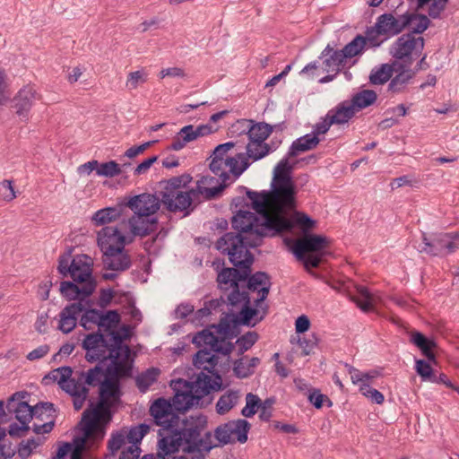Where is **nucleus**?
Listing matches in <instances>:
<instances>
[{"mask_svg": "<svg viewBox=\"0 0 459 459\" xmlns=\"http://www.w3.org/2000/svg\"><path fill=\"white\" fill-rule=\"evenodd\" d=\"M292 166L282 159L273 169V190L257 193L247 189V196L257 214L239 210L232 220L233 228L249 238L251 247H259L264 238H272L290 230L292 223L286 211L295 207V187L291 180Z\"/></svg>", "mask_w": 459, "mask_h": 459, "instance_id": "nucleus-1", "label": "nucleus"}, {"mask_svg": "<svg viewBox=\"0 0 459 459\" xmlns=\"http://www.w3.org/2000/svg\"><path fill=\"white\" fill-rule=\"evenodd\" d=\"M249 238L242 234L227 232L216 242V247L221 253L229 255L230 262L235 266L222 268L218 273L217 282L220 290L223 292L230 290L227 294L229 303L235 307L243 303L242 308L238 315H232L234 326L246 325L255 326L262 321L264 316L252 320L258 315L256 308L250 307L249 294L246 290H239V281L246 279L250 273L254 263V255L249 251L252 247L248 244Z\"/></svg>", "mask_w": 459, "mask_h": 459, "instance_id": "nucleus-2", "label": "nucleus"}, {"mask_svg": "<svg viewBox=\"0 0 459 459\" xmlns=\"http://www.w3.org/2000/svg\"><path fill=\"white\" fill-rule=\"evenodd\" d=\"M149 413L152 422L161 427L158 435L157 455L160 459H169L168 456L178 452L180 448L186 453L210 452L212 449L211 432L201 437L202 431L207 426V418L201 415L192 418V421L186 428L178 429L180 419L176 414L171 403L163 397L156 399L150 406Z\"/></svg>", "mask_w": 459, "mask_h": 459, "instance_id": "nucleus-3", "label": "nucleus"}, {"mask_svg": "<svg viewBox=\"0 0 459 459\" xmlns=\"http://www.w3.org/2000/svg\"><path fill=\"white\" fill-rule=\"evenodd\" d=\"M191 180L189 174H183L160 183L163 185L159 191L160 201L167 211L174 213L183 212L184 216H187L195 208V203L200 202V195L211 200L218 196L225 188L223 185L216 187H202L197 185L195 188L185 190Z\"/></svg>", "mask_w": 459, "mask_h": 459, "instance_id": "nucleus-4", "label": "nucleus"}, {"mask_svg": "<svg viewBox=\"0 0 459 459\" xmlns=\"http://www.w3.org/2000/svg\"><path fill=\"white\" fill-rule=\"evenodd\" d=\"M150 425L141 423L132 427H123L111 433L108 441V449L111 455H115L124 448L119 459H139L141 455L140 444L150 431Z\"/></svg>", "mask_w": 459, "mask_h": 459, "instance_id": "nucleus-5", "label": "nucleus"}, {"mask_svg": "<svg viewBox=\"0 0 459 459\" xmlns=\"http://www.w3.org/2000/svg\"><path fill=\"white\" fill-rule=\"evenodd\" d=\"M410 25V19L404 14L395 18L392 13H384L377 17L374 26L367 29L366 34L370 47H379L381 43L401 33Z\"/></svg>", "mask_w": 459, "mask_h": 459, "instance_id": "nucleus-6", "label": "nucleus"}, {"mask_svg": "<svg viewBox=\"0 0 459 459\" xmlns=\"http://www.w3.org/2000/svg\"><path fill=\"white\" fill-rule=\"evenodd\" d=\"M424 247L420 251L432 256L444 257L455 253L459 248L458 232H438L428 238L422 234Z\"/></svg>", "mask_w": 459, "mask_h": 459, "instance_id": "nucleus-7", "label": "nucleus"}, {"mask_svg": "<svg viewBox=\"0 0 459 459\" xmlns=\"http://www.w3.org/2000/svg\"><path fill=\"white\" fill-rule=\"evenodd\" d=\"M105 377H109L107 376L103 370V368L100 366H95L92 368H90L87 372H80L77 377H74V384H76L75 391L77 394H72L74 408L75 411H80L85 400L89 394V389L86 387V385L89 386H99L100 387L101 383Z\"/></svg>", "mask_w": 459, "mask_h": 459, "instance_id": "nucleus-8", "label": "nucleus"}, {"mask_svg": "<svg viewBox=\"0 0 459 459\" xmlns=\"http://www.w3.org/2000/svg\"><path fill=\"white\" fill-rule=\"evenodd\" d=\"M424 48V39L415 38L412 33H406L399 37L390 48V54L395 59L402 60V64L411 65L412 55L420 54Z\"/></svg>", "mask_w": 459, "mask_h": 459, "instance_id": "nucleus-9", "label": "nucleus"}, {"mask_svg": "<svg viewBox=\"0 0 459 459\" xmlns=\"http://www.w3.org/2000/svg\"><path fill=\"white\" fill-rule=\"evenodd\" d=\"M112 406H100V403H97L96 406L84 411L81 424H85L87 435L95 432L98 440L103 439L105 436L104 425L108 424L112 419Z\"/></svg>", "mask_w": 459, "mask_h": 459, "instance_id": "nucleus-10", "label": "nucleus"}, {"mask_svg": "<svg viewBox=\"0 0 459 459\" xmlns=\"http://www.w3.org/2000/svg\"><path fill=\"white\" fill-rule=\"evenodd\" d=\"M219 168H213L212 160L210 162V169L212 172L218 176L221 179V183L219 186H225L227 187V181L230 179V173L233 175L234 178H238L247 168L250 166V163L247 157H245V153L239 152L235 158L230 159H221V164L218 165Z\"/></svg>", "mask_w": 459, "mask_h": 459, "instance_id": "nucleus-11", "label": "nucleus"}, {"mask_svg": "<svg viewBox=\"0 0 459 459\" xmlns=\"http://www.w3.org/2000/svg\"><path fill=\"white\" fill-rule=\"evenodd\" d=\"M108 346L109 339H105L100 331L87 334L82 342V348L87 351L85 359L89 362L106 360L107 348Z\"/></svg>", "mask_w": 459, "mask_h": 459, "instance_id": "nucleus-12", "label": "nucleus"}, {"mask_svg": "<svg viewBox=\"0 0 459 459\" xmlns=\"http://www.w3.org/2000/svg\"><path fill=\"white\" fill-rule=\"evenodd\" d=\"M160 205L161 201L160 194L157 195L149 193L132 196L126 203V206L130 208L134 213L148 216L155 214L160 210Z\"/></svg>", "mask_w": 459, "mask_h": 459, "instance_id": "nucleus-13", "label": "nucleus"}, {"mask_svg": "<svg viewBox=\"0 0 459 459\" xmlns=\"http://www.w3.org/2000/svg\"><path fill=\"white\" fill-rule=\"evenodd\" d=\"M97 287L96 281H64L60 284V292L67 300H78L82 304L85 299L90 297Z\"/></svg>", "mask_w": 459, "mask_h": 459, "instance_id": "nucleus-14", "label": "nucleus"}, {"mask_svg": "<svg viewBox=\"0 0 459 459\" xmlns=\"http://www.w3.org/2000/svg\"><path fill=\"white\" fill-rule=\"evenodd\" d=\"M213 132L211 125H201L195 127L193 125H187L182 127L173 138L171 144L169 146V150L180 151L188 143H191L199 137L209 135Z\"/></svg>", "mask_w": 459, "mask_h": 459, "instance_id": "nucleus-15", "label": "nucleus"}, {"mask_svg": "<svg viewBox=\"0 0 459 459\" xmlns=\"http://www.w3.org/2000/svg\"><path fill=\"white\" fill-rule=\"evenodd\" d=\"M193 343L197 347H207L213 351V352L221 353L222 355L229 356L234 350V344L231 342H227L224 338L219 339L210 330L204 329L198 332L192 340Z\"/></svg>", "mask_w": 459, "mask_h": 459, "instance_id": "nucleus-16", "label": "nucleus"}, {"mask_svg": "<svg viewBox=\"0 0 459 459\" xmlns=\"http://www.w3.org/2000/svg\"><path fill=\"white\" fill-rule=\"evenodd\" d=\"M126 244V237L117 227L106 226L98 232V246L101 253L118 251Z\"/></svg>", "mask_w": 459, "mask_h": 459, "instance_id": "nucleus-17", "label": "nucleus"}, {"mask_svg": "<svg viewBox=\"0 0 459 459\" xmlns=\"http://www.w3.org/2000/svg\"><path fill=\"white\" fill-rule=\"evenodd\" d=\"M329 244L326 237L309 234L298 239L293 246V253L298 259H304L305 254L309 252H320Z\"/></svg>", "mask_w": 459, "mask_h": 459, "instance_id": "nucleus-18", "label": "nucleus"}, {"mask_svg": "<svg viewBox=\"0 0 459 459\" xmlns=\"http://www.w3.org/2000/svg\"><path fill=\"white\" fill-rule=\"evenodd\" d=\"M72 374L73 370L70 367H60L46 375L42 379V383L48 385L49 383L57 382L60 388L71 396L72 394L78 395L74 389L76 388V384H74V377H72Z\"/></svg>", "mask_w": 459, "mask_h": 459, "instance_id": "nucleus-19", "label": "nucleus"}, {"mask_svg": "<svg viewBox=\"0 0 459 459\" xmlns=\"http://www.w3.org/2000/svg\"><path fill=\"white\" fill-rule=\"evenodd\" d=\"M201 371L197 376L196 379L191 383H186V386L189 387L198 399H202L204 396L210 394L212 390H220L221 387V377L218 373L213 372L214 379L209 375Z\"/></svg>", "mask_w": 459, "mask_h": 459, "instance_id": "nucleus-20", "label": "nucleus"}, {"mask_svg": "<svg viewBox=\"0 0 459 459\" xmlns=\"http://www.w3.org/2000/svg\"><path fill=\"white\" fill-rule=\"evenodd\" d=\"M127 339V334L120 335L119 332H112L109 338V346L107 348V359H112V363L119 367L125 363L130 355V348L123 345V341Z\"/></svg>", "mask_w": 459, "mask_h": 459, "instance_id": "nucleus-21", "label": "nucleus"}, {"mask_svg": "<svg viewBox=\"0 0 459 459\" xmlns=\"http://www.w3.org/2000/svg\"><path fill=\"white\" fill-rule=\"evenodd\" d=\"M122 392L119 382L115 377H105L99 388V402L100 406L115 407L120 403Z\"/></svg>", "mask_w": 459, "mask_h": 459, "instance_id": "nucleus-22", "label": "nucleus"}, {"mask_svg": "<svg viewBox=\"0 0 459 459\" xmlns=\"http://www.w3.org/2000/svg\"><path fill=\"white\" fill-rule=\"evenodd\" d=\"M128 225L133 236L143 238L157 230L158 219L156 217L134 213L128 219Z\"/></svg>", "mask_w": 459, "mask_h": 459, "instance_id": "nucleus-23", "label": "nucleus"}, {"mask_svg": "<svg viewBox=\"0 0 459 459\" xmlns=\"http://www.w3.org/2000/svg\"><path fill=\"white\" fill-rule=\"evenodd\" d=\"M411 65H406L398 61L395 66V76H392L388 84V91L392 93H402L407 90L408 85L416 75V71L410 68Z\"/></svg>", "mask_w": 459, "mask_h": 459, "instance_id": "nucleus-24", "label": "nucleus"}, {"mask_svg": "<svg viewBox=\"0 0 459 459\" xmlns=\"http://www.w3.org/2000/svg\"><path fill=\"white\" fill-rule=\"evenodd\" d=\"M118 249V251L102 253L101 260L104 269L125 272L131 267L132 260L125 247Z\"/></svg>", "mask_w": 459, "mask_h": 459, "instance_id": "nucleus-25", "label": "nucleus"}, {"mask_svg": "<svg viewBox=\"0 0 459 459\" xmlns=\"http://www.w3.org/2000/svg\"><path fill=\"white\" fill-rule=\"evenodd\" d=\"M85 309L82 302H74L65 306L59 313L58 329L64 333L72 332L77 324V318Z\"/></svg>", "mask_w": 459, "mask_h": 459, "instance_id": "nucleus-26", "label": "nucleus"}, {"mask_svg": "<svg viewBox=\"0 0 459 459\" xmlns=\"http://www.w3.org/2000/svg\"><path fill=\"white\" fill-rule=\"evenodd\" d=\"M92 260L87 255H76L72 260V279L74 281H96L92 276Z\"/></svg>", "mask_w": 459, "mask_h": 459, "instance_id": "nucleus-27", "label": "nucleus"}, {"mask_svg": "<svg viewBox=\"0 0 459 459\" xmlns=\"http://www.w3.org/2000/svg\"><path fill=\"white\" fill-rule=\"evenodd\" d=\"M319 58L323 59L325 72H334L335 74L340 72L346 60L342 50H334L329 44L321 52Z\"/></svg>", "mask_w": 459, "mask_h": 459, "instance_id": "nucleus-28", "label": "nucleus"}, {"mask_svg": "<svg viewBox=\"0 0 459 459\" xmlns=\"http://www.w3.org/2000/svg\"><path fill=\"white\" fill-rule=\"evenodd\" d=\"M35 95L36 91L31 86H25L18 91L13 100L15 102L16 114L19 117L23 118L28 117V113L35 100Z\"/></svg>", "mask_w": 459, "mask_h": 459, "instance_id": "nucleus-29", "label": "nucleus"}, {"mask_svg": "<svg viewBox=\"0 0 459 459\" xmlns=\"http://www.w3.org/2000/svg\"><path fill=\"white\" fill-rule=\"evenodd\" d=\"M18 394H14L8 399L6 409L10 413H15V418L21 424L28 425L33 418L32 407L26 402L17 401L15 397Z\"/></svg>", "mask_w": 459, "mask_h": 459, "instance_id": "nucleus-30", "label": "nucleus"}, {"mask_svg": "<svg viewBox=\"0 0 459 459\" xmlns=\"http://www.w3.org/2000/svg\"><path fill=\"white\" fill-rule=\"evenodd\" d=\"M212 352L213 351L207 347L199 350L193 359L195 367L198 369L213 374L215 367L219 362V357Z\"/></svg>", "mask_w": 459, "mask_h": 459, "instance_id": "nucleus-31", "label": "nucleus"}, {"mask_svg": "<svg viewBox=\"0 0 459 459\" xmlns=\"http://www.w3.org/2000/svg\"><path fill=\"white\" fill-rule=\"evenodd\" d=\"M201 399L193 393V391L187 387L186 391H178L173 398L171 405L177 412H185L188 409L199 403Z\"/></svg>", "mask_w": 459, "mask_h": 459, "instance_id": "nucleus-32", "label": "nucleus"}, {"mask_svg": "<svg viewBox=\"0 0 459 459\" xmlns=\"http://www.w3.org/2000/svg\"><path fill=\"white\" fill-rule=\"evenodd\" d=\"M355 114L350 103L348 101H342L334 108L330 109L326 115L330 119V124L342 125L349 122Z\"/></svg>", "mask_w": 459, "mask_h": 459, "instance_id": "nucleus-33", "label": "nucleus"}, {"mask_svg": "<svg viewBox=\"0 0 459 459\" xmlns=\"http://www.w3.org/2000/svg\"><path fill=\"white\" fill-rule=\"evenodd\" d=\"M398 61H393L391 64H382L374 67L369 74V82L373 85H383L391 80L394 73Z\"/></svg>", "mask_w": 459, "mask_h": 459, "instance_id": "nucleus-34", "label": "nucleus"}, {"mask_svg": "<svg viewBox=\"0 0 459 459\" xmlns=\"http://www.w3.org/2000/svg\"><path fill=\"white\" fill-rule=\"evenodd\" d=\"M319 143L320 138L316 136H312V134H310L301 136L292 143L288 152V157H296L301 152L313 150L318 145Z\"/></svg>", "mask_w": 459, "mask_h": 459, "instance_id": "nucleus-35", "label": "nucleus"}, {"mask_svg": "<svg viewBox=\"0 0 459 459\" xmlns=\"http://www.w3.org/2000/svg\"><path fill=\"white\" fill-rule=\"evenodd\" d=\"M377 100V94L375 91L362 90L355 93L349 103L356 113L373 105Z\"/></svg>", "mask_w": 459, "mask_h": 459, "instance_id": "nucleus-36", "label": "nucleus"}, {"mask_svg": "<svg viewBox=\"0 0 459 459\" xmlns=\"http://www.w3.org/2000/svg\"><path fill=\"white\" fill-rule=\"evenodd\" d=\"M411 342L421 351L429 361H435V354L432 349L437 344L433 340L427 338L420 332H413L411 335Z\"/></svg>", "mask_w": 459, "mask_h": 459, "instance_id": "nucleus-37", "label": "nucleus"}, {"mask_svg": "<svg viewBox=\"0 0 459 459\" xmlns=\"http://www.w3.org/2000/svg\"><path fill=\"white\" fill-rule=\"evenodd\" d=\"M83 305L85 306V309H83V314L81 316L80 325L86 330L91 329L94 325H98L99 322H100L102 312L91 308V302L90 300H86Z\"/></svg>", "mask_w": 459, "mask_h": 459, "instance_id": "nucleus-38", "label": "nucleus"}, {"mask_svg": "<svg viewBox=\"0 0 459 459\" xmlns=\"http://www.w3.org/2000/svg\"><path fill=\"white\" fill-rule=\"evenodd\" d=\"M247 128L249 141L262 143H264L273 131V127L270 125L263 122L253 124L251 126L247 125Z\"/></svg>", "mask_w": 459, "mask_h": 459, "instance_id": "nucleus-39", "label": "nucleus"}, {"mask_svg": "<svg viewBox=\"0 0 459 459\" xmlns=\"http://www.w3.org/2000/svg\"><path fill=\"white\" fill-rule=\"evenodd\" d=\"M369 45L368 35H357L350 43L344 46L342 49L345 58H351L360 55L365 49L367 45Z\"/></svg>", "mask_w": 459, "mask_h": 459, "instance_id": "nucleus-40", "label": "nucleus"}, {"mask_svg": "<svg viewBox=\"0 0 459 459\" xmlns=\"http://www.w3.org/2000/svg\"><path fill=\"white\" fill-rule=\"evenodd\" d=\"M120 315L117 310H108L105 314L102 313L100 322L98 325L99 331L103 330L111 338V333L116 332L115 329L120 323Z\"/></svg>", "mask_w": 459, "mask_h": 459, "instance_id": "nucleus-41", "label": "nucleus"}, {"mask_svg": "<svg viewBox=\"0 0 459 459\" xmlns=\"http://www.w3.org/2000/svg\"><path fill=\"white\" fill-rule=\"evenodd\" d=\"M260 363V359L253 357L248 364L244 363V358L236 359L233 362V371L237 377L247 378L254 374L255 368Z\"/></svg>", "mask_w": 459, "mask_h": 459, "instance_id": "nucleus-42", "label": "nucleus"}, {"mask_svg": "<svg viewBox=\"0 0 459 459\" xmlns=\"http://www.w3.org/2000/svg\"><path fill=\"white\" fill-rule=\"evenodd\" d=\"M239 399V392L235 390H229L220 397L216 403V411L220 415L229 412L237 403Z\"/></svg>", "mask_w": 459, "mask_h": 459, "instance_id": "nucleus-43", "label": "nucleus"}, {"mask_svg": "<svg viewBox=\"0 0 459 459\" xmlns=\"http://www.w3.org/2000/svg\"><path fill=\"white\" fill-rule=\"evenodd\" d=\"M160 374V370L157 368H148L136 377V386L142 393H145L149 387L157 381Z\"/></svg>", "mask_w": 459, "mask_h": 459, "instance_id": "nucleus-44", "label": "nucleus"}, {"mask_svg": "<svg viewBox=\"0 0 459 459\" xmlns=\"http://www.w3.org/2000/svg\"><path fill=\"white\" fill-rule=\"evenodd\" d=\"M229 424L231 425L230 427L231 430L232 437H235V441H238L243 444L247 440V434L251 428L250 423L243 419H238L235 420H230Z\"/></svg>", "mask_w": 459, "mask_h": 459, "instance_id": "nucleus-45", "label": "nucleus"}, {"mask_svg": "<svg viewBox=\"0 0 459 459\" xmlns=\"http://www.w3.org/2000/svg\"><path fill=\"white\" fill-rule=\"evenodd\" d=\"M358 297H351V300L364 312H368L373 309L375 297L369 292L368 288L359 286L357 288Z\"/></svg>", "mask_w": 459, "mask_h": 459, "instance_id": "nucleus-46", "label": "nucleus"}, {"mask_svg": "<svg viewBox=\"0 0 459 459\" xmlns=\"http://www.w3.org/2000/svg\"><path fill=\"white\" fill-rule=\"evenodd\" d=\"M269 280V275L264 272H256L254 274L250 273L246 279L239 281V290L241 288L245 290L241 283L247 282L246 287L247 290L255 291L257 290L259 287L266 285Z\"/></svg>", "mask_w": 459, "mask_h": 459, "instance_id": "nucleus-47", "label": "nucleus"}, {"mask_svg": "<svg viewBox=\"0 0 459 459\" xmlns=\"http://www.w3.org/2000/svg\"><path fill=\"white\" fill-rule=\"evenodd\" d=\"M271 151V147L268 143L249 141L247 145V153H245V156L247 155V158L253 160H258L266 156Z\"/></svg>", "mask_w": 459, "mask_h": 459, "instance_id": "nucleus-48", "label": "nucleus"}, {"mask_svg": "<svg viewBox=\"0 0 459 459\" xmlns=\"http://www.w3.org/2000/svg\"><path fill=\"white\" fill-rule=\"evenodd\" d=\"M404 18L410 19L409 26H411V31L410 33H412V35L421 34L430 24L429 19L424 14L406 13H404Z\"/></svg>", "mask_w": 459, "mask_h": 459, "instance_id": "nucleus-49", "label": "nucleus"}, {"mask_svg": "<svg viewBox=\"0 0 459 459\" xmlns=\"http://www.w3.org/2000/svg\"><path fill=\"white\" fill-rule=\"evenodd\" d=\"M120 216V211L115 207L99 210L92 216L95 225L100 226L116 221Z\"/></svg>", "mask_w": 459, "mask_h": 459, "instance_id": "nucleus-50", "label": "nucleus"}, {"mask_svg": "<svg viewBox=\"0 0 459 459\" xmlns=\"http://www.w3.org/2000/svg\"><path fill=\"white\" fill-rule=\"evenodd\" d=\"M230 427H231V425H230L228 421L224 424H221L215 429L214 437L218 443L213 444L212 439L211 438L212 445L213 446L212 448L235 442V437H232Z\"/></svg>", "mask_w": 459, "mask_h": 459, "instance_id": "nucleus-51", "label": "nucleus"}, {"mask_svg": "<svg viewBox=\"0 0 459 459\" xmlns=\"http://www.w3.org/2000/svg\"><path fill=\"white\" fill-rule=\"evenodd\" d=\"M289 220V218H287ZM292 225H298L299 228L304 231H307L314 228L316 225V221L312 220L309 216L303 212H296L294 213L293 219H290ZM294 226L290 230H288V231H290ZM284 232H287V230H284ZM283 233V231H282ZM281 234V232L280 233Z\"/></svg>", "mask_w": 459, "mask_h": 459, "instance_id": "nucleus-52", "label": "nucleus"}, {"mask_svg": "<svg viewBox=\"0 0 459 459\" xmlns=\"http://www.w3.org/2000/svg\"><path fill=\"white\" fill-rule=\"evenodd\" d=\"M82 429L83 432L82 437H76L74 439V448L71 450L72 452H78V455H82V451L85 449L86 444L89 441H91L92 444L99 442L97 439V433L91 432L90 435L86 434L85 431V424H82Z\"/></svg>", "mask_w": 459, "mask_h": 459, "instance_id": "nucleus-53", "label": "nucleus"}, {"mask_svg": "<svg viewBox=\"0 0 459 459\" xmlns=\"http://www.w3.org/2000/svg\"><path fill=\"white\" fill-rule=\"evenodd\" d=\"M259 335L256 332L250 331L240 336L236 343L238 345V355H242L248 351L257 341Z\"/></svg>", "mask_w": 459, "mask_h": 459, "instance_id": "nucleus-54", "label": "nucleus"}, {"mask_svg": "<svg viewBox=\"0 0 459 459\" xmlns=\"http://www.w3.org/2000/svg\"><path fill=\"white\" fill-rule=\"evenodd\" d=\"M122 172L120 165L115 160H110L100 164L97 169L98 176H103L107 178H113L120 175Z\"/></svg>", "mask_w": 459, "mask_h": 459, "instance_id": "nucleus-55", "label": "nucleus"}, {"mask_svg": "<svg viewBox=\"0 0 459 459\" xmlns=\"http://www.w3.org/2000/svg\"><path fill=\"white\" fill-rule=\"evenodd\" d=\"M232 315L233 314H227L223 318L221 319L217 328L218 333L224 335L225 338H232L234 336H237L238 332H234L233 328H236L237 326H234L233 321H232Z\"/></svg>", "mask_w": 459, "mask_h": 459, "instance_id": "nucleus-56", "label": "nucleus"}, {"mask_svg": "<svg viewBox=\"0 0 459 459\" xmlns=\"http://www.w3.org/2000/svg\"><path fill=\"white\" fill-rule=\"evenodd\" d=\"M148 80V74L143 70L131 72L127 75L126 86L129 90H135L140 85L145 83Z\"/></svg>", "mask_w": 459, "mask_h": 459, "instance_id": "nucleus-57", "label": "nucleus"}, {"mask_svg": "<svg viewBox=\"0 0 459 459\" xmlns=\"http://www.w3.org/2000/svg\"><path fill=\"white\" fill-rule=\"evenodd\" d=\"M246 406L242 409L241 414L244 417L250 418L254 416L260 404V398L252 393H248L246 396Z\"/></svg>", "mask_w": 459, "mask_h": 459, "instance_id": "nucleus-58", "label": "nucleus"}, {"mask_svg": "<svg viewBox=\"0 0 459 459\" xmlns=\"http://www.w3.org/2000/svg\"><path fill=\"white\" fill-rule=\"evenodd\" d=\"M416 371L423 380L437 381V376L433 373L431 366L424 359L416 360Z\"/></svg>", "mask_w": 459, "mask_h": 459, "instance_id": "nucleus-59", "label": "nucleus"}, {"mask_svg": "<svg viewBox=\"0 0 459 459\" xmlns=\"http://www.w3.org/2000/svg\"><path fill=\"white\" fill-rule=\"evenodd\" d=\"M33 417L43 420V414L47 413L48 417H54L56 409L52 403H39L32 407Z\"/></svg>", "mask_w": 459, "mask_h": 459, "instance_id": "nucleus-60", "label": "nucleus"}, {"mask_svg": "<svg viewBox=\"0 0 459 459\" xmlns=\"http://www.w3.org/2000/svg\"><path fill=\"white\" fill-rule=\"evenodd\" d=\"M359 391L362 394L368 398H369L372 402L377 404H382L384 403V395L378 390L372 388L368 384H361L359 386Z\"/></svg>", "mask_w": 459, "mask_h": 459, "instance_id": "nucleus-61", "label": "nucleus"}, {"mask_svg": "<svg viewBox=\"0 0 459 459\" xmlns=\"http://www.w3.org/2000/svg\"><path fill=\"white\" fill-rule=\"evenodd\" d=\"M72 256V249H69L66 253L63 254L58 258V266L57 270L60 274L64 277L67 274H70L72 277V261L70 258Z\"/></svg>", "mask_w": 459, "mask_h": 459, "instance_id": "nucleus-62", "label": "nucleus"}, {"mask_svg": "<svg viewBox=\"0 0 459 459\" xmlns=\"http://www.w3.org/2000/svg\"><path fill=\"white\" fill-rule=\"evenodd\" d=\"M318 339L315 334H312L308 338H300L298 339V343L302 348V355L307 356L309 355L314 348L317 345Z\"/></svg>", "mask_w": 459, "mask_h": 459, "instance_id": "nucleus-63", "label": "nucleus"}, {"mask_svg": "<svg viewBox=\"0 0 459 459\" xmlns=\"http://www.w3.org/2000/svg\"><path fill=\"white\" fill-rule=\"evenodd\" d=\"M0 197L8 202L16 197L12 181L4 179L0 183Z\"/></svg>", "mask_w": 459, "mask_h": 459, "instance_id": "nucleus-64", "label": "nucleus"}]
</instances>
